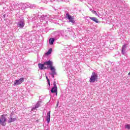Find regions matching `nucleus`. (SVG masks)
<instances>
[{"instance_id": "f257e3e1", "label": "nucleus", "mask_w": 130, "mask_h": 130, "mask_svg": "<svg viewBox=\"0 0 130 130\" xmlns=\"http://www.w3.org/2000/svg\"><path fill=\"white\" fill-rule=\"evenodd\" d=\"M8 120V119L6 117V115H2L0 117V124L3 126H6L7 124L6 121Z\"/></svg>"}, {"instance_id": "f03ea898", "label": "nucleus", "mask_w": 130, "mask_h": 130, "mask_svg": "<svg viewBox=\"0 0 130 130\" xmlns=\"http://www.w3.org/2000/svg\"><path fill=\"white\" fill-rule=\"evenodd\" d=\"M98 79V75L95 72L92 73L91 76L89 79L90 83H94Z\"/></svg>"}, {"instance_id": "7ed1b4c3", "label": "nucleus", "mask_w": 130, "mask_h": 130, "mask_svg": "<svg viewBox=\"0 0 130 130\" xmlns=\"http://www.w3.org/2000/svg\"><path fill=\"white\" fill-rule=\"evenodd\" d=\"M16 119L17 116L15 114H11L8 120V123L14 122V121H16Z\"/></svg>"}, {"instance_id": "20e7f679", "label": "nucleus", "mask_w": 130, "mask_h": 130, "mask_svg": "<svg viewBox=\"0 0 130 130\" xmlns=\"http://www.w3.org/2000/svg\"><path fill=\"white\" fill-rule=\"evenodd\" d=\"M25 26V20L24 19H21L17 23V27L20 28V29H23Z\"/></svg>"}, {"instance_id": "39448f33", "label": "nucleus", "mask_w": 130, "mask_h": 130, "mask_svg": "<svg viewBox=\"0 0 130 130\" xmlns=\"http://www.w3.org/2000/svg\"><path fill=\"white\" fill-rule=\"evenodd\" d=\"M24 82V78H21L19 79L15 80L14 83V86L21 85Z\"/></svg>"}, {"instance_id": "423d86ee", "label": "nucleus", "mask_w": 130, "mask_h": 130, "mask_svg": "<svg viewBox=\"0 0 130 130\" xmlns=\"http://www.w3.org/2000/svg\"><path fill=\"white\" fill-rule=\"evenodd\" d=\"M66 18L69 20V23L71 22L72 24H75V20L74 17L71 16L69 13L66 14Z\"/></svg>"}, {"instance_id": "0eeeda50", "label": "nucleus", "mask_w": 130, "mask_h": 130, "mask_svg": "<svg viewBox=\"0 0 130 130\" xmlns=\"http://www.w3.org/2000/svg\"><path fill=\"white\" fill-rule=\"evenodd\" d=\"M53 62L52 61H50V60H48V61H45L44 62V64L45 66H50V70H51V68H54V67H52V64H53Z\"/></svg>"}, {"instance_id": "6e6552de", "label": "nucleus", "mask_w": 130, "mask_h": 130, "mask_svg": "<svg viewBox=\"0 0 130 130\" xmlns=\"http://www.w3.org/2000/svg\"><path fill=\"white\" fill-rule=\"evenodd\" d=\"M51 71L52 72L50 75L53 79V78H54V75H56V72H55V67H51Z\"/></svg>"}, {"instance_id": "1a4fd4ad", "label": "nucleus", "mask_w": 130, "mask_h": 130, "mask_svg": "<svg viewBox=\"0 0 130 130\" xmlns=\"http://www.w3.org/2000/svg\"><path fill=\"white\" fill-rule=\"evenodd\" d=\"M126 47H127V44H124L122 46L121 52H122V54L123 55L125 54V50H126Z\"/></svg>"}, {"instance_id": "9d476101", "label": "nucleus", "mask_w": 130, "mask_h": 130, "mask_svg": "<svg viewBox=\"0 0 130 130\" xmlns=\"http://www.w3.org/2000/svg\"><path fill=\"white\" fill-rule=\"evenodd\" d=\"M54 87L51 89V93H57V87H56V85L54 83Z\"/></svg>"}, {"instance_id": "9b49d317", "label": "nucleus", "mask_w": 130, "mask_h": 130, "mask_svg": "<svg viewBox=\"0 0 130 130\" xmlns=\"http://www.w3.org/2000/svg\"><path fill=\"white\" fill-rule=\"evenodd\" d=\"M46 121H47V123H49V122H50V111H49L47 113Z\"/></svg>"}, {"instance_id": "f8f14e48", "label": "nucleus", "mask_w": 130, "mask_h": 130, "mask_svg": "<svg viewBox=\"0 0 130 130\" xmlns=\"http://www.w3.org/2000/svg\"><path fill=\"white\" fill-rule=\"evenodd\" d=\"M17 7L19 8V10H24V4H17L15 6V8H17Z\"/></svg>"}, {"instance_id": "ddd939ff", "label": "nucleus", "mask_w": 130, "mask_h": 130, "mask_svg": "<svg viewBox=\"0 0 130 130\" xmlns=\"http://www.w3.org/2000/svg\"><path fill=\"white\" fill-rule=\"evenodd\" d=\"M40 106V102H38L37 104L35 105V107H34L32 108L31 111H33V110H35L37 109V108H39Z\"/></svg>"}, {"instance_id": "4468645a", "label": "nucleus", "mask_w": 130, "mask_h": 130, "mask_svg": "<svg viewBox=\"0 0 130 130\" xmlns=\"http://www.w3.org/2000/svg\"><path fill=\"white\" fill-rule=\"evenodd\" d=\"M89 18L90 19V20H92V21H93V22H95V23H99L98 19L96 18V17H89Z\"/></svg>"}, {"instance_id": "2eb2a0df", "label": "nucleus", "mask_w": 130, "mask_h": 130, "mask_svg": "<svg viewBox=\"0 0 130 130\" xmlns=\"http://www.w3.org/2000/svg\"><path fill=\"white\" fill-rule=\"evenodd\" d=\"M44 64H41V63H39L38 66L40 69V70H44V69H46V68L44 67Z\"/></svg>"}, {"instance_id": "dca6fc26", "label": "nucleus", "mask_w": 130, "mask_h": 130, "mask_svg": "<svg viewBox=\"0 0 130 130\" xmlns=\"http://www.w3.org/2000/svg\"><path fill=\"white\" fill-rule=\"evenodd\" d=\"M54 42V38H51L49 40V43L50 44V45H52L53 44V43Z\"/></svg>"}, {"instance_id": "f3484780", "label": "nucleus", "mask_w": 130, "mask_h": 130, "mask_svg": "<svg viewBox=\"0 0 130 130\" xmlns=\"http://www.w3.org/2000/svg\"><path fill=\"white\" fill-rule=\"evenodd\" d=\"M51 51H52V49H50L48 50V51L45 53V55H49V54H51Z\"/></svg>"}, {"instance_id": "a211bd4d", "label": "nucleus", "mask_w": 130, "mask_h": 130, "mask_svg": "<svg viewBox=\"0 0 130 130\" xmlns=\"http://www.w3.org/2000/svg\"><path fill=\"white\" fill-rule=\"evenodd\" d=\"M92 13H93V14H95V16H98L99 18H100V15L97 14V12L94 10H93L92 11Z\"/></svg>"}, {"instance_id": "6ab92c4d", "label": "nucleus", "mask_w": 130, "mask_h": 130, "mask_svg": "<svg viewBox=\"0 0 130 130\" xmlns=\"http://www.w3.org/2000/svg\"><path fill=\"white\" fill-rule=\"evenodd\" d=\"M125 128L126 129H130V124H127L125 125Z\"/></svg>"}, {"instance_id": "aec40b11", "label": "nucleus", "mask_w": 130, "mask_h": 130, "mask_svg": "<svg viewBox=\"0 0 130 130\" xmlns=\"http://www.w3.org/2000/svg\"><path fill=\"white\" fill-rule=\"evenodd\" d=\"M44 17H45V16L42 15V17L40 18L41 22H43V21H44Z\"/></svg>"}, {"instance_id": "412c9836", "label": "nucleus", "mask_w": 130, "mask_h": 130, "mask_svg": "<svg viewBox=\"0 0 130 130\" xmlns=\"http://www.w3.org/2000/svg\"><path fill=\"white\" fill-rule=\"evenodd\" d=\"M46 78L47 80V82H48L49 86H50V81H49V79H48V77H46Z\"/></svg>"}, {"instance_id": "4be33fe9", "label": "nucleus", "mask_w": 130, "mask_h": 130, "mask_svg": "<svg viewBox=\"0 0 130 130\" xmlns=\"http://www.w3.org/2000/svg\"><path fill=\"white\" fill-rule=\"evenodd\" d=\"M16 10H19V7H17V8H15Z\"/></svg>"}, {"instance_id": "5701e85b", "label": "nucleus", "mask_w": 130, "mask_h": 130, "mask_svg": "<svg viewBox=\"0 0 130 130\" xmlns=\"http://www.w3.org/2000/svg\"><path fill=\"white\" fill-rule=\"evenodd\" d=\"M2 4H3V3L2 2V1H0V5H2Z\"/></svg>"}, {"instance_id": "b1692460", "label": "nucleus", "mask_w": 130, "mask_h": 130, "mask_svg": "<svg viewBox=\"0 0 130 130\" xmlns=\"http://www.w3.org/2000/svg\"><path fill=\"white\" fill-rule=\"evenodd\" d=\"M3 17H4V18H5V17H6V15L4 14V15H3Z\"/></svg>"}, {"instance_id": "393cba45", "label": "nucleus", "mask_w": 130, "mask_h": 130, "mask_svg": "<svg viewBox=\"0 0 130 130\" xmlns=\"http://www.w3.org/2000/svg\"><path fill=\"white\" fill-rule=\"evenodd\" d=\"M128 76H129V75H130V72L128 74Z\"/></svg>"}, {"instance_id": "a878e982", "label": "nucleus", "mask_w": 130, "mask_h": 130, "mask_svg": "<svg viewBox=\"0 0 130 130\" xmlns=\"http://www.w3.org/2000/svg\"><path fill=\"white\" fill-rule=\"evenodd\" d=\"M85 19H87V18H88V17H85Z\"/></svg>"}, {"instance_id": "bb28decb", "label": "nucleus", "mask_w": 130, "mask_h": 130, "mask_svg": "<svg viewBox=\"0 0 130 130\" xmlns=\"http://www.w3.org/2000/svg\"><path fill=\"white\" fill-rule=\"evenodd\" d=\"M2 1H3V0H1V2H2Z\"/></svg>"}]
</instances>
